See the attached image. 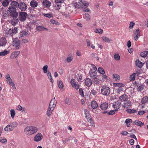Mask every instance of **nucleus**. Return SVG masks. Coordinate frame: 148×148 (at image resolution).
Returning <instances> with one entry per match:
<instances>
[{
	"label": "nucleus",
	"instance_id": "nucleus-1",
	"mask_svg": "<svg viewBox=\"0 0 148 148\" xmlns=\"http://www.w3.org/2000/svg\"><path fill=\"white\" fill-rule=\"evenodd\" d=\"M38 131V128L34 126H27L24 129L25 133L27 135H32L37 132Z\"/></svg>",
	"mask_w": 148,
	"mask_h": 148
},
{
	"label": "nucleus",
	"instance_id": "nucleus-2",
	"mask_svg": "<svg viewBox=\"0 0 148 148\" xmlns=\"http://www.w3.org/2000/svg\"><path fill=\"white\" fill-rule=\"evenodd\" d=\"M56 103L57 101L55 97L51 100L47 112V115L49 117L51 115L53 110L56 107Z\"/></svg>",
	"mask_w": 148,
	"mask_h": 148
},
{
	"label": "nucleus",
	"instance_id": "nucleus-3",
	"mask_svg": "<svg viewBox=\"0 0 148 148\" xmlns=\"http://www.w3.org/2000/svg\"><path fill=\"white\" fill-rule=\"evenodd\" d=\"M101 93L104 96H108L110 92V89L108 87L103 86L101 89Z\"/></svg>",
	"mask_w": 148,
	"mask_h": 148
},
{
	"label": "nucleus",
	"instance_id": "nucleus-4",
	"mask_svg": "<svg viewBox=\"0 0 148 148\" xmlns=\"http://www.w3.org/2000/svg\"><path fill=\"white\" fill-rule=\"evenodd\" d=\"M9 12L10 13V16L13 18H17L18 16V13L16 11V8H13L9 7L8 8Z\"/></svg>",
	"mask_w": 148,
	"mask_h": 148
},
{
	"label": "nucleus",
	"instance_id": "nucleus-5",
	"mask_svg": "<svg viewBox=\"0 0 148 148\" xmlns=\"http://www.w3.org/2000/svg\"><path fill=\"white\" fill-rule=\"evenodd\" d=\"M27 14L24 12H19V20L22 22L25 21L27 17Z\"/></svg>",
	"mask_w": 148,
	"mask_h": 148
},
{
	"label": "nucleus",
	"instance_id": "nucleus-6",
	"mask_svg": "<svg viewBox=\"0 0 148 148\" xmlns=\"http://www.w3.org/2000/svg\"><path fill=\"white\" fill-rule=\"evenodd\" d=\"M71 84L72 86L74 88L77 90L79 88V85L78 83L76 82L75 79H72L71 81Z\"/></svg>",
	"mask_w": 148,
	"mask_h": 148
},
{
	"label": "nucleus",
	"instance_id": "nucleus-7",
	"mask_svg": "<svg viewBox=\"0 0 148 148\" xmlns=\"http://www.w3.org/2000/svg\"><path fill=\"white\" fill-rule=\"evenodd\" d=\"M121 103L119 101L114 103L112 105V107L115 109V111H118L121 106Z\"/></svg>",
	"mask_w": 148,
	"mask_h": 148
},
{
	"label": "nucleus",
	"instance_id": "nucleus-8",
	"mask_svg": "<svg viewBox=\"0 0 148 148\" xmlns=\"http://www.w3.org/2000/svg\"><path fill=\"white\" fill-rule=\"evenodd\" d=\"M89 73L90 77L92 78L96 77L97 76V71L95 69H91L90 70Z\"/></svg>",
	"mask_w": 148,
	"mask_h": 148
},
{
	"label": "nucleus",
	"instance_id": "nucleus-9",
	"mask_svg": "<svg viewBox=\"0 0 148 148\" xmlns=\"http://www.w3.org/2000/svg\"><path fill=\"white\" fill-rule=\"evenodd\" d=\"M43 138L42 134L40 133H38L34 138V140L35 142L40 141Z\"/></svg>",
	"mask_w": 148,
	"mask_h": 148
},
{
	"label": "nucleus",
	"instance_id": "nucleus-10",
	"mask_svg": "<svg viewBox=\"0 0 148 148\" xmlns=\"http://www.w3.org/2000/svg\"><path fill=\"white\" fill-rule=\"evenodd\" d=\"M80 8H86L88 7L89 3L84 1H81L79 2Z\"/></svg>",
	"mask_w": 148,
	"mask_h": 148
},
{
	"label": "nucleus",
	"instance_id": "nucleus-11",
	"mask_svg": "<svg viewBox=\"0 0 148 148\" xmlns=\"http://www.w3.org/2000/svg\"><path fill=\"white\" fill-rule=\"evenodd\" d=\"M73 11L72 8L70 6H68L66 8L65 12L64 13V15H66V17H68L69 16V14H71Z\"/></svg>",
	"mask_w": 148,
	"mask_h": 148
},
{
	"label": "nucleus",
	"instance_id": "nucleus-12",
	"mask_svg": "<svg viewBox=\"0 0 148 148\" xmlns=\"http://www.w3.org/2000/svg\"><path fill=\"white\" fill-rule=\"evenodd\" d=\"M12 44L13 46L16 47V49H18V38H13Z\"/></svg>",
	"mask_w": 148,
	"mask_h": 148
},
{
	"label": "nucleus",
	"instance_id": "nucleus-13",
	"mask_svg": "<svg viewBox=\"0 0 148 148\" xmlns=\"http://www.w3.org/2000/svg\"><path fill=\"white\" fill-rule=\"evenodd\" d=\"M26 4L24 3H19V9L22 11H25L27 8Z\"/></svg>",
	"mask_w": 148,
	"mask_h": 148
},
{
	"label": "nucleus",
	"instance_id": "nucleus-14",
	"mask_svg": "<svg viewBox=\"0 0 148 148\" xmlns=\"http://www.w3.org/2000/svg\"><path fill=\"white\" fill-rule=\"evenodd\" d=\"M140 30L139 29H137L134 33V39L136 40H137L138 38L140 36Z\"/></svg>",
	"mask_w": 148,
	"mask_h": 148
},
{
	"label": "nucleus",
	"instance_id": "nucleus-15",
	"mask_svg": "<svg viewBox=\"0 0 148 148\" xmlns=\"http://www.w3.org/2000/svg\"><path fill=\"white\" fill-rule=\"evenodd\" d=\"M131 106V102L130 100H128L124 102L123 105V107L126 108L130 107Z\"/></svg>",
	"mask_w": 148,
	"mask_h": 148
},
{
	"label": "nucleus",
	"instance_id": "nucleus-16",
	"mask_svg": "<svg viewBox=\"0 0 148 148\" xmlns=\"http://www.w3.org/2000/svg\"><path fill=\"white\" fill-rule=\"evenodd\" d=\"M7 40L5 37H2L0 39V46L2 47L5 46L7 43Z\"/></svg>",
	"mask_w": 148,
	"mask_h": 148
},
{
	"label": "nucleus",
	"instance_id": "nucleus-17",
	"mask_svg": "<svg viewBox=\"0 0 148 148\" xmlns=\"http://www.w3.org/2000/svg\"><path fill=\"white\" fill-rule=\"evenodd\" d=\"M108 107V103L106 102L102 103L100 106L101 108L103 110H106Z\"/></svg>",
	"mask_w": 148,
	"mask_h": 148
},
{
	"label": "nucleus",
	"instance_id": "nucleus-18",
	"mask_svg": "<svg viewBox=\"0 0 148 148\" xmlns=\"http://www.w3.org/2000/svg\"><path fill=\"white\" fill-rule=\"evenodd\" d=\"M128 96L126 94H124L119 97V99L121 101H125L128 99Z\"/></svg>",
	"mask_w": 148,
	"mask_h": 148
},
{
	"label": "nucleus",
	"instance_id": "nucleus-19",
	"mask_svg": "<svg viewBox=\"0 0 148 148\" xmlns=\"http://www.w3.org/2000/svg\"><path fill=\"white\" fill-rule=\"evenodd\" d=\"M42 5L47 8H49L51 5V3L47 0H45L42 3Z\"/></svg>",
	"mask_w": 148,
	"mask_h": 148
},
{
	"label": "nucleus",
	"instance_id": "nucleus-20",
	"mask_svg": "<svg viewBox=\"0 0 148 148\" xmlns=\"http://www.w3.org/2000/svg\"><path fill=\"white\" fill-rule=\"evenodd\" d=\"M30 5L32 8H35L38 5V2L35 0H32L30 2Z\"/></svg>",
	"mask_w": 148,
	"mask_h": 148
},
{
	"label": "nucleus",
	"instance_id": "nucleus-21",
	"mask_svg": "<svg viewBox=\"0 0 148 148\" xmlns=\"http://www.w3.org/2000/svg\"><path fill=\"white\" fill-rule=\"evenodd\" d=\"M11 7H10L11 8H16L18 6V3L16 1H12L10 4Z\"/></svg>",
	"mask_w": 148,
	"mask_h": 148
},
{
	"label": "nucleus",
	"instance_id": "nucleus-22",
	"mask_svg": "<svg viewBox=\"0 0 148 148\" xmlns=\"http://www.w3.org/2000/svg\"><path fill=\"white\" fill-rule=\"evenodd\" d=\"M18 56V51H14L11 53L10 57L12 59L16 58Z\"/></svg>",
	"mask_w": 148,
	"mask_h": 148
},
{
	"label": "nucleus",
	"instance_id": "nucleus-23",
	"mask_svg": "<svg viewBox=\"0 0 148 148\" xmlns=\"http://www.w3.org/2000/svg\"><path fill=\"white\" fill-rule=\"evenodd\" d=\"M85 83L87 86H90L92 84V81L89 78H86L85 80Z\"/></svg>",
	"mask_w": 148,
	"mask_h": 148
},
{
	"label": "nucleus",
	"instance_id": "nucleus-24",
	"mask_svg": "<svg viewBox=\"0 0 148 148\" xmlns=\"http://www.w3.org/2000/svg\"><path fill=\"white\" fill-rule=\"evenodd\" d=\"M6 79L7 82L9 84L12 86V87L14 88L15 87V85L13 82H12V79L11 78L8 79L7 78Z\"/></svg>",
	"mask_w": 148,
	"mask_h": 148
},
{
	"label": "nucleus",
	"instance_id": "nucleus-25",
	"mask_svg": "<svg viewBox=\"0 0 148 148\" xmlns=\"http://www.w3.org/2000/svg\"><path fill=\"white\" fill-rule=\"evenodd\" d=\"M36 29L38 32L42 31H47L48 30L47 28L40 26L36 27Z\"/></svg>",
	"mask_w": 148,
	"mask_h": 148
},
{
	"label": "nucleus",
	"instance_id": "nucleus-26",
	"mask_svg": "<svg viewBox=\"0 0 148 148\" xmlns=\"http://www.w3.org/2000/svg\"><path fill=\"white\" fill-rule=\"evenodd\" d=\"M136 66L140 68H142L144 64L143 63L140 62L138 59L136 60Z\"/></svg>",
	"mask_w": 148,
	"mask_h": 148
},
{
	"label": "nucleus",
	"instance_id": "nucleus-27",
	"mask_svg": "<svg viewBox=\"0 0 148 148\" xmlns=\"http://www.w3.org/2000/svg\"><path fill=\"white\" fill-rule=\"evenodd\" d=\"M91 105L92 108L93 109L97 108L98 106V105L97 102L94 101H92L91 103Z\"/></svg>",
	"mask_w": 148,
	"mask_h": 148
},
{
	"label": "nucleus",
	"instance_id": "nucleus-28",
	"mask_svg": "<svg viewBox=\"0 0 148 148\" xmlns=\"http://www.w3.org/2000/svg\"><path fill=\"white\" fill-rule=\"evenodd\" d=\"M4 130L5 131H11L13 130V127L9 124L5 127Z\"/></svg>",
	"mask_w": 148,
	"mask_h": 148
},
{
	"label": "nucleus",
	"instance_id": "nucleus-29",
	"mask_svg": "<svg viewBox=\"0 0 148 148\" xmlns=\"http://www.w3.org/2000/svg\"><path fill=\"white\" fill-rule=\"evenodd\" d=\"M18 28L16 27H14L13 30L10 29L9 30V34H10V35H12V33H16L17 32Z\"/></svg>",
	"mask_w": 148,
	"mask_h": 148
},
{
	"label": "nucleus",
	"instance_id": "nucleus-30",
	"mask_svg": "<svg viewBox=\"0 0 148 148\" xmlns=\"http://www.w3.org/2000/svg\"><path fill=\"white\" fill-rule=\"evenodd\" d=\"M141 102L142 104L148 103V97L145 96L142 98Z\"/></svg>",
	"mask_w": 148,
	"mask_h": 148
},
{
	"label": "nucleus",
	"instance_id": "nucleus-31",
	"mask_svg": "<svg viewBox=\"0 0 148 148\" xmlns=\"http://www.w3.org/2000/svg\"><path fill=\"white\" fill-rule=\"evenodd\" d=\"M132 119H126L125 122L127 126V127H129L130 126V123H132Z\"/></svg>",
	"mask_w": 148,
	"mask_h": 148
},
{
	"label": "nucleus",
	"instance_id": "nucleus-32",
	"mask_svg": "<svg viewBox=\"0 0 148 148\" xmlns=\"http://www.w3.org/2000/svg\"><path fill=\"white\" fill-rule=\"evenodd\" d=\"M133 123L136 125H138L141 126L144 125L143 123H142L141 121L138 120H136L133 122Z\"/></svg>",
	"mask_w": 148,
	"mask_h": 148
},
{
	"label": "nucleus",
	"instance_id": "nucleus-33",
	"mask_svg": "<svg viewBox=\"0 0 148 148\" xmlns=\"http://www.w3.org/2000/svg\"><path fill=\"white\" fill-rule=\"evenodd\" d=\"M9 53V51L5 49L3 51L0 52V56H5L8 54Z\"/></svg>",
	"mask_w": 148,
	"mask_h": 148
},
{
	"label": "nucleus",
	"instance_id": "nucleus-34",
	"mask_svg": "<svg viewBox=\"0 0 148 148\" xmlns=\"http://www.w3.org/2000/svg\"><path fill=\"white\" fill-rule=\"evenodd\" d=\"M126 111L129 114H132L137 112V111L134 109H131L129 108L127 109Z\"/></svg>",
	"mask_w": 148,
	"mask_h": 148
},
{
	"label": "nucleus",
	"instance_id": "nucleus-35",
	"mask_svg": "<svg viewBox=\"0 0 148 148\" xmlns=\"http://www.w3.org/2000/svg\"><path fill=\"white\" fill-rule=\"evenodd\" d=\"M85 113V118L87 119L88 118H90L91 116L89 114V112L88 110L87 109H85L84 110Z\"/></svg>",
	"mask_w": 148,
	"mask_h": 148
},
{
	"label": "nucleus",
	"instance_id": "nucleus-36",
	"mask_svg": "<svg viewBox=\"0 0 148 148\" xmlns=\"http://www.w3.org/2000/svg\"><path fill=\"white\" fill-rule=\"evenodd\" d=\"M112 77L113 80L115 81L119 80L120 79V77L119 75L116 74H113L112 75Z\"/></svg>",
	"mask_w": 148,
	"mask_h": 148
},
{
	"label": "nucleus",
	"instance_id": "nucleus-37",
	"mask_svg": "<svg viewBox=\"0 0 148 148\" xmlns=\"http://www.w3.org/2000/svg\"><path fill=\"white\" fill-rule=\"evenodd\" d=\"M61 7V5L59 3L55 2L54 7L55 10H58L60 9Z\"/></svg>",
	"mask_w": 148,
	"mask_h": 148
},
{
	"label": "nucleus",
	"instance_id": "nucleus-38",
	"mask_svg": "<svg viewBox=\"0 0 148 148\" xmlns=\"http://www.w3.org/2000/svg\"><path fill=\"white\" fill-rule=\"evenodd\" d=\"M18 19L17 18H13V19L11 20V22L12 25H15L18 23Z\"/></svg>",
	"mask_w": 148,
	"mask_h": 148
},
{
	"label": "nucleus",
	"instance_id": "nucleus-39",
	"mask_svg": "<svg viewBox=\"0 0 148 148\" xmlns=\"http://www.w3.org/2000/svg\"><path fill=\"white\" fill-rule=\"evenodd\" d=\"M144 88V86L143 85H140L136 88L137 90L138 91H140L143 90Z\"/></svg>",
	"mask_w": 148,
	"mask_h": 148
},
{
	"label": "nucleus",
	"instance_id": "nucleus-40",
	"mask_svg": "<svg viewBox=\"0 0 148 148\" xmlns=\"http://www.w3.org/2000/svg\"><path fill=\"white\" fill-rule=\"evenodd\" d=\"M102 39L105 42H112V40L110 38H109L106 36H103L102 37Z\"/></svg>",
	"mask_w": 148,
	"mask_h": 148
},
{
	"label": "nucleus",
	"instance_id": "nucleus-41",
	"mask_svg": "<svg viewBox=\"0 0 148 148\" xmlns=\"http://www.w3.org/2000/svg\"><path fill=\"white\" fill-rule=\"evenodd\" d=\"M87 120L91 124V125L93 127H95V125L94 124V123L93 121L91 119V118H88V119H87Z\"/></svg>",
	"mask_w": 148,
	"mask_h": 148
},
{
	"label": "nucleus",
	"instance_id": "nucleus-42",
	"mask_svg": "<svg viewBox=\"0 0 148 148\" xmlns=\"http://www.w3.org/2000/svg\"><path fill=\"white\" fill-rule=\"evenodd\" d=\"M25 108L24 107H22L21 106L19 105V111H21L24 114L25 113Z\"/></svg>",
	"mask_w": 148,
	"mask_h": 148
},
{
	"label": "nucleus",
	"instance_id": "nucleus-43",
	"mask_svg": "<svg viewBox=\"0 0 148 148\" xmlns=\"http://www.w3.org/2000/svg\"><path fill=\"white\" fill-rule=\"evenodd\" d=\"M148 53V51H145L141 53L140 56L142 57H145Z\"/></svg>",
	"mask_w": 148,
	"mask_h": 148
},
{
	"label": "nucleus",
	"instance_id": "nucleus-44",
	"mask_svg": "<svg viewBox=\"0 0 148 148\" xmlns=\"http://www.w3.org/2000/svg\"><path fill=\"white\" fill-rule=\"evenodd\" d=\"M123 88L121 87H119L118 88L116 89V93L117 94H120V92L123 91Z\"/></svg>",
	"mask_w": 148,
	"mask_h": 148
},
{
	"label": "nucleus",
	"instance_id": "nucleus-45",
	"mask_svg": "<svg viewBox=\"0 0 148 148\" xmlns=\"http://www.w3.org/2000/svg\"><path fill=\"white\" fill-rule=\"evenodd\" d=\"M58 86L59 88L60 89H62L64 87L62 82L60 81L58 82Z\"/></svg>",
	"mask_w": 148,
	"mask_h": 148
},
{
	"label": "nucleus",
	"instance_id": "nucleus-46",
	"mask_svg": "<svg viewBox=\"0 0 148 148\" xmlns=\"http://www.w3.org/2000/svg\"><path fill=\"white\" fill-rule=\"evenodd\" d=\"M93 81L95 84H99L100 83V81L99 79L97 78L96 77L93 78Z\"/></svg>",
	"mask_w": 148,
	"mask_h": 148
},
{
	"label": "nucleus",
	"instance_id": "nucleus-47",
	"mask_svg": "<svg viewBox=\"0 0 148 148\" xmlns=\"http://www.w3.org/2000/svg\"><path fill=\"white\" fill-rule=\"evenodd\" d=\"M123 84L122 83H114L113 85L114 87L118 86L119 87H122L123 86Z\"/></svg>",
	"mask_w": 148,
	"mask_h": 148
},
{
	"label": "nucleus",
	"instance_id": "nucleus-48",
	"mask_svg": "<svg viewBox=\"0 0 148 148\" xmlns=\"http://www.w3.org/2000/svg\"><path fill=\"white\" fill-rule=\"evenodd\" d=\"M98 71L102 75L104 74L105 73L104 70L101 67H99L98 69Z\"/></svg>",
	"mask_w": 148,
	"mask_h": 148
},
{
	"label": "nucleus",
	"instance_id": "nucleus-49",
	"mask_svg": "<svg viewBox=\"0 0 148 148\" xmlns=\"http://www.w3.org/2000/svg\"><path fill=\"white\" fill-rule=\"evenodd\" d=\"M136 74V73H134L132 75L130 76V81H134L135 80Z\"/></svg>",
	"mask_w": 148,
	"mask_h": 148
},
{
	"label": "nucleus",
	"instance_id": "nucleus-50",
	"mask_svg": "<svg viewBox=\"0 0 148 148\" xmlns=\"http://www.w3.org/2000/svg\"><path fill=\"white\" fill-rule=\"evenodd\" d=\"M2 13H3V16L5 17L9 16L10 14L9 13V12L8 11H4Z\"/></svg>",
	"mask_w": 148,
	"mask_h": 148
},
{
	"label": "nucleus",
	"instance_id": "nucleus-51",
	"mask_svg": "<svg viewBox=\"0 0 148 148\" xmlns=\"http://www.w3.org/2000/svg\"><path fill=\"white\" fill-rule=\"evenodd\" d=\"M10 114L12 118H13L14 117L15 114V112L14 109H11L10 110Z\"/></svg>",
	"mask_w": 148,
	"mask_h": 148
},
{
	"label": "nucleus",
	"instance_id": "nucleus-52",
	"mask_svg": "<svg viewBox=\"0 0 148 148\" xmlns=\"http://www.w3.org/2000/svg\"><path fill=\"white\" fill-rule=\"evenodd\" d=\"M48 66L47 65L44 66L42 68V70L44 73H47V69Z\"/></svg>",
	"mask_w": 148,
	"mask_h": 148
},
{
	"label": "nucleus",
	"instance_id": "nucleus-53",
	"mask_svg": "<svg viewBox=\"0 0 148 148\" xmlns=\"http://www.w3.org/2000/svg\"><path fill=\"white\" fill-rule=\"evenodd\" d=\"M79 92L81 95V96L82 97H84V92L83 90V89L82 88H80L79 90Z\"/></svg>",
	"mask_w": 148,
	"mask_h": 148
},
{
	"label": "nucleus",
	"instance_id": "nucleus-54",
	"mask_svg": "<svg viewBox=\"0 0 148 148\" xmlns=\"http://www.w3.org/2000/svg\"><path fill=\"white\" fill-rule=\"evenodd\" d=\"M43 15L44 16L48 18H50L51 17H53V15L52 14L49 13H47V14H43Z\"/></svg>",
	"mask_w": 148,
	"mask_h": 148
},
{
	"label": "nucleus",
	"instance_id": "nucleus-55",
	"mask_svg": "<svg viewBox=\"0 0 148 148\" xmlns=\"http://www.w3.org/2000/svg\"><path fill=\"white\" fill-rule=\"evenodd\" d=\"M85 16L84 18L87 21H89L90 19V15L87 13H86L85 14Z\"/></svg>",
	"mask_w": 148,
	"mask_h": 148
},
{
	"label": "nucleus",
	"instance_id": "nucleus-56",
	"mask_svg": "<svg viewBox=\"0 0 148 148\" xmlns=\"http://www.w3.org/2000/svg\"><path fill=\"white\" fill-rule=\"evenodd\" d=\"M11 126H12V127H13V129H14V127H16L18 125V123L16 122H14L12 123H11L10 124Z\"/></svg>",
	"mask_w": 148,
	"mask_h": 148
},
{
	"label": "nucleus",
	"instance_id": "nucleus-57",
	"mask_svg": "<svg viewBox=\"0 0 148 148\" xmlns=\"http://www.w3.org/2000/svg\"><path fill=\"white\" fill-rule=\"evenodd\" d=\"M73 6L75 8H77L78 9L81 8L80 4H79V2L78 3H75L74 4Z\"/></svg>",
	"mask_w": 148,
	"mask_h": 148
},
{
	"label": "nucleus",
	"instance_id": "nucleus-58",
	"mask_svg": "<svg viewBox=\"0 0 148 148\" xmlns=\"http://www.w3.org/2000/svg\"><path fill=\"white\" fill-rule=\"evenodd\" d=\"M9 2L8 1L6 0L3 1L2 3V5L4 6H7L9 4Z\"/></svg>",
	"mask_w": 148,
	"mask_h": 148
},
{
	"label": "nucleus",
	"instance_id": "nucleus-59",
	"mask_svg": "<svg viewBox=\"0 0 148 148\" xmlns=\"http://www.w3.org/2000/svg\"><path fill=\"white\" fill-rule=\"evenodd\" d=\"M95 32L97 33L102 34L103 33V30L101 29H97L95 30Z\"/></svg>",
	"mask_w": 148,
	"mask_h": 148
},
{
	"label": "nucleus",
	"instance_id": "nucleus-60",
	"mask_svg": "<svg viewBox=\"0 0 148 148\" xmlns=\"http://www.w3.org/2000/svg\"><path fill=\"white\" fill-rule=\"evenodd\" d=\"M114 58L116 60H119L120 59V57L119 55L118 54H115L114 55Z\"/></svg>",
	"mask_w": 148,
	"mask_h": 148
},
{
	"label": "nucleus",
	"instance_id": "nucleus-61",
	"mask_svg": "<svg viewBox=\"0 0 148 148\" xmlns=\"http://www.w3.org/2000/svg\"><path fill=\"white\" fill-rule=\"evenodd\" d=\"M50 22L52 23L53 24H55L56 25H58V22L54 20L53 19H51L50 20Z\"/></svg>",
	"mask_w": 148,
	"mask_h": 148
},
{
	"label": "nucleus",
	"instance_id": "nucleus-62",
	"mask_svg": "<svg viewBox=\"0 0 148 148\" xmlns=\"http://www.w3.org/2000/svg\"><path fill=\"white\" fill-rule=\"evenodd\" d=\"M115 110H111L108 112V115H112L115 113Z\"/></svg>",
	"mask_w": 148,
	"mask_h": 148
},
{
	"label": "nucleus",
	"instance_id": "nucleus-63",
	"mask_svg": "<svg viewBox=\"0 0 148 148\" xmlns=\"http://www.w3.org/2000/svg\"><path fill=\"white\" fill-rule=\"evenodd\" d=\"M64 102L66 104L68 105H70V102L69 101V99L68 98H66L64 100Z\"/></svg>",
	"mask_w": 148,
	"mask_h": 148
},
{
	"label": "nucleus",
	"instance_id": "nucleus-64",
	"mask_svg": "<svg viewBox=\"0 0 148 148\" xmlns=\"http://www.w3.org/2000/svg\"><path fill=\"white\" fill-rule=\"evenodd\" d=\"M28 32L26 31H23L21 32V35H22L21 36H24L28 34Z\"/></svg>",
	"mask_w": 148,
	"mask_h": 148
}]
</instances>
